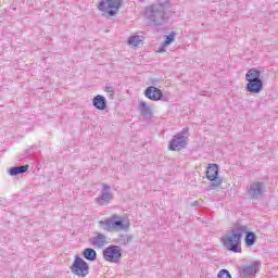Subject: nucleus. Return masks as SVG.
I'll list each match as a JSON object with an SVG mask.
<instances>
[{"mask_svg":"<svg viewBox=\"0 0 278 278\" xmlns=\"http://www.w3.org/2000/svg\"><path fill=\"white\" fill-rule=\"evenodd\" d=\"M173 14V4L168 1L162 2L159 0V3L151 4L146 7L144 16L149 21L150 25L154 27H162Z\"/></svg>","mask_w":278,"mask_h":278,"instance_id":"nucleus-1","label":"nucleus"},{"mask_svg":"<svg viewBox=\"0 0 278 278\" xmlns=\"http://www.w3.org/2000/svg\"><path fill=\"white\" fill-rule=\"evenodd\" d=\"M247 226L238 225L230 230V233H226L220 238V242L227 251H231L232 253H242V236L247 233Z\"/></svg>","mask_w":278,"mask_h":278,"instance_id":"nucleus-2","label":"nucleus"},{"mask_svg":"<svg viewBox=\"0 0 278 278\" xmlns=\"http://www.w3.org/2000/svg\"><path fill=\"white\" fill-rule=\"evenodd\" d=\"M247 92L252 94H260L264 90V80L262 79V72L255 67L250 68L245 74Z\"/></svg>","mask_w":278,"mask_h":278,"instance_id":"nucleus-3","label":"nucleus"},{"mask_svg":"<svg viewBox=\"0 0 278 278\" xmlns=\"http://www.w3.org/2000/svg\"><path fill=\"white\" fill-rule=\"evenodd\" d=\"M188 131L190 128H182L181 131L173 136L168 144L169 151H181L188 147Z\"/></svg>","mask_w":278,"mask_h":278,"instance_id":"nucleus-4","label":"nucleus"},{"mask_svg":"<svg viewBox=\"0 0 278 278\" xmlns=\"http://www.w3.org/2000/svg\"><path fill=\"white\" fill-rule=\"evenodd\" d=\"M100 225H102L105 231H112V229L127 231L129 229V223H123V219L118 215H112L110 218L101 220Z\"/></svg>","mask_w":278,"mask_h":278,"instance_id":"nucleus-5","label":"nucleus"},{"mask_svg":"<svg viewBox=\"0 0 278 278\" xmlns=\"http://www.w3.org/2000/svg\"><path fill=\"white\" fill-rule=\"evenodd\" d=\"M206 179H208V181H213L208 186L210 190H216V188H220L223 185V179L218 177L217 164H208L206 169Z\"/></svg>","mask_w":278,"mask_h":278,"instance_id":"nucleus-6","label":"nucleus"},{"mask_svg":"<svg viewBox=\"0 0 278 278\" xmlns=\"http://www.w3.org/2000/svg\"><path fill=\"white\" fill-rule=\"evenodd\" d=\"M71 273L76 275V277H86L88 273H90V266L84 258L79 257V255L75 256V261L71 266Z\"/></svg>","mask_w":278,"mask_h":278,"instance_id":"nucleus-7","label":"nucleus"},{"mask_svg":"<svg viewBox=\"0 0 278 278\" xmlns=\"http://www.w3.org/2000/svg\"><path fill=\"white\" fill-rule=\"evenodd\" d=\"M121 5H123V0H100L98 10L105 12L106 8H109L111 9L108 11L109 16H116V12L121 10Z\"/></svg>","mask_w":278,"mask_h":278,"instance_id":"nucleus-8","label":"nucleus"},{"mask_svg":"<svg viewBox=\"0 0 278 278\" xmlns=\"http://www.w3.org/2000/svg\"><path fill=\"white\" fill-rule=\"evenodd\" d=\"M103 257L106 262L118 264L121 262V257H123V253H121L117 245H110L103 250Z\"/></svg>","mask_w":278,"mask_h":278,"instance_id":"nucleus-9","label":"nucleus"},{"mask_svg":"<svg viewBox=\"0 0 278 278\" xmlns=\"http://www.w3.org/2000/svg\"><path fill=\"white\" fill-rule=\"evenodd\" d=\"M262 263L260 261H254L250 265H244L239 267V274L241 278H255V274L260 270Z\"/></svg>","mask_w":278,"mask_h":278,"instance_id":"nucleus-10","label":"nucleus"},{"mask_svg":"<svg viewBox=\"0 0 278 278\" xmlns=\"http://www.w3.org/2000/svg\"><path fill=\"white\" fill-rule=\"evenodd\" d=\"M248 195L252 200L264 197V182L254 181L248 187Z\"/></svg>","mask_w":278,"mask_h":278,"instance_id":"nucleus-11","label":"nucleus"},{"mask_svg":"<svg viewBox=\"0 0 278 278\" xmlns=\"http://www.w3.org/2000/svg\"><path fill=\"white\" fill-rule=\"evenodd\" d=\"M110 185L102 184V190H101V195L96 198V203L98 205H108L112 199H114V195L112 192H109L111 190Z\"/></svg>","mask_w":278,"mask_h":278,"instance_id":"nucleus-12","label":"nucleus"},{"mask_svg":"<svg viewBox=\"0 0 278 278\" xmlns=\"http://www.w3.org/2000/svg\"><path fill=\"white\" fill-rule=\"evenodd\" d=\"M144 96L147 99H150V101H162L164 93L160 90V88L150 86L146 89Z\"/></svg>","mask_w":278,"mask_h":278,"instance_id":"nucleus-13","label":"nucleus"},{"mask_svg":"<svg viewBox=\"0 0 278 278\" xmlns=\"http://www.w3.org/2000/svg\"><path fill=\"white\" fill-rule=\"evenodd\" d=\"M139 112L144 121H151L153 118V110L144 101L139 103Z\"/></svg>","mask_w":278,"mask_h":278,"instance_id":"nucleus-14","label":"nucleus"},{"mask_svg":"<svg viewBox=\"0 0 278 278\" xmlns=\"http://www.w3.org/2000/svg\"><path fill=\"white\" fill-rule=\"evenodd\" d=\"M92 105L96 108V110H105L108 108V100L105 97L98 94L92 100Z\"/></svg>","mask_w":278,"mask_h":278,"instance_id":"nucleus-15","label":"nucleus"},{"mask_svg":"<svg viewBox=\"0 0 278 278\" xmlns=\"http://www.w3.org/2000/svg\"><path fill=\"white\" fill-rule=\"evenodd\" d=\"M92 247H98V249H103L108 244V237L103 233H98L91 239Z\"/></svg>","mask_w":278,"mask_h":278,"instance_id":"nucleus-16","label":"nucleus"},{"mask_svg":"<svg viewBox=\"0 0 278 278\" xmlns=\"http://www.w3.org/2000/svg\"><path fill=\"white\" fill-rule=\"evenodd\" d=\"M27 170H29V165L13 166L9 169V175L16 177V175H23V173H27Z\"/></svg>","mask_w":278,"mask_h":278,"instance_id":"nucleus-17","label":"nucleus"},{"mask_svg":"<svg viewBox=\"0 0 278 278\" xmlns=\"http://www.w3.org/2000/svg\"><path fill=\"white\" fill-rule=\"evenodd\" d=\"M245 237H244V242L245 247H253L255 242H257V235L253 231H249V228L245 230Z\"/></svg>","mask_w":278,"mask_h":278,"instance_id":"nucleus-18","label":"nucleus"},{"mask_svg":"<svg viewBox=\"0 0 278 278\" xmlns=\"http://www.w3.org/2000/svg\"><path fill=\"white\" fill-rule=\"evenodd\" d=\"M83 256L88 262H94L97 260V251H94L92 248H87L84 250Z\"/></svg>","mask_w":278,"mask_h":278,"instance_id":"nucleus-19","label":"nucleus"},{"mask_svg":"<svg viewBox=\"0 0 278 278\" xmlns=\"http://www.w3.org/2000/svg\"><path fill=\"white\" fill-rule=\"evenodd\" d=\"M142 40H144V37L136 35L128 39V45L130 47H138Z\"/></svg>","mask_w":278,"mask_h":278,"instance_id":"nucleus-20","label":"nucleus"},{"mask_svg":"<svg viewBox=\"0 0 278 278\" xmlns=\"http://www.w3.org/2000/svg\"><path fill=\"white\" fill-rule=\"evenodd\" d=\"M175 36H177V33L172 31L169 35L165 37L164 47H168V45H172L175 41Z\"/></svg>","mask_w":278,"mask_h":278,"instance_id":"nucleus-21","label":"nucleus"},{"mask_svg":"<svg viewBox=\"0 0 278 278\" xmlns=\"http://www.w3.org/2000/svg\"><path fill=\"white\" fill-rule=\"evenodd\" d=\"M132 238L129 235H122L119 237V241L122 242V244H124V247H127V244H129V242H131Z\"/></svg>","mask_w":278,"mask_h":278,"instance_id":"nucleus-22","label":"nucleus"},{"mask_svg":"<svg viewBox=\"0 0 278 278\" xmlns=\"http://www.w3.org/2000/svg\"><path fill=\"white\" fill-rule=\"evenodd\" d=\"M217 278H231V274H229V270L222 269L219 270Z\"/></svg>","mask_w":278,"mask_h":278,"instance_id":"nucleus-23","label":"nucleus"},{"mask_svg":"<svg viewBox=\"0 0 278 278\" xmlns=\"http://www.w3.org/2000/svg\"><path fill=\"white\" fill-rule=\"evenodd\" d=\"M105 92H109L110 94H114V87L106 85L104 87Z\"/></svg>","mask_w":278,"mask_h":278,"instance_id":"nucleus-24","label":"nucleus"},{"mask_svg":"<svg viewBox=\"0 0 278 278\" xmlns=\"http://www.w3.org/2000/svg\"><path fill=\"white\" fill-rule=\"evenodd\" d=\"M34 153V147H30L28 150L25 152V157H30V155Z\"/></svg>","mask_w":278,"mask_h":278,"instance_id":"nucleus-25","label":"nucleus"},{"mask_svg":"<svg viewBox=\"0 0 278 278\" xmlns=\"http://www.w3.org/2000/svg\"><path fill=\"white\" fill-rule=\"evenodd\" d=\"M165 49H166V46H164V43H162V46L157 50V53H164Z\"/></svg>","mask_w":278,"mask_h":278,"instance_id":"nucleus-26","label":"nucleus"}]
</instances>
